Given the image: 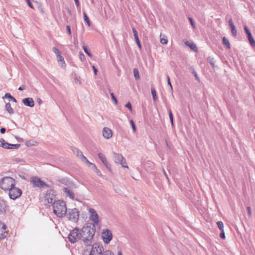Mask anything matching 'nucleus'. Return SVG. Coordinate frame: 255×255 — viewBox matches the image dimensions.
<instances>
[{"label": "nucleus", "instance_id": "nucleus-1", "mask_svg": "<svg viewBox=\"0 0 255 255\" xmlns=\"http://www.w3.org/2000/svg\"><path fill=\"white\" fill-rule=\"evenodd\" d=\"M82 240L85 245L88 246L93 243V237L95 234V227L91 224H87L80 230Z\"/></svg>", "mask_w": 255, "mask_h": 255}, {"label": "nucleus", "instance_id": "nucleus-2", "mask_svg": "<svg viewBox=\"0 0 255 255\" xmlns=\"http://www.w3.org/2000/svg\"><path fill=\"white\" fill-rule=\"evenodd\" d=\"M53 209L54 214L59 218L63 217L67 211L66 203L61 200H57L54 202Z\"/></svg>", "mask_w": 255, "mask_h": 255}, {"label": "nucleus", "instance_id": "nucleus-3", "mask_svg": "<svg viewBox=\"0 0 255 255\" xmlns=\"http://www.w3.org/2000/svg\"><path fill=\"white\" fill-rule=\"evenodd\" d=\"M15 185V181L11 177H4L0 181V188L4 191H9Z\"/></svg>", "mask_w": 255, "mask_h": 255}, {"label": "nucleus", "instance_id": "nucleus-4", "mask_svg": "<svg viewBox=\"0 0 255 255\" xmlns=\"http://www.w3.org/2000/svg\"><path fill=\"white\" fill-rule=\"evenodd\" d=\"M82 238L81 231L78 228H75L72 230L68 236L69 241L72 244L76 243L82 239Z\"/></svg>", "mask_w": 255, "mask_h": 255}, {"label": "nucleus", "instance_id": "nucleus-5", "mask_svg": "<svg viewBox=\"0 0 255 255\" xmlns=\"http://www.w3.org/2000/svg\"><path fill=\"white\" fill-rule=\"evenodd\" d=\"M67 216L69 220L73 222H77L79 217V212L76 208L69 209L67 211Z\"/></svg>", "mask_w": 255, "mask_h": 255}, {"label": "nucleus", "instance_id": "nucleus-6", "mask_svg": "<svg viewBox=\"0 0 255 255\" xmlns=\"http://www.w3.org/2000/svg\"><path fill=\"white\" fill-rule=\"evenodd\" d=\"M113 159L116 163L121 164L123 167L128 168L126 160L121 154L114 152Z\"/></svg>", "mask_w": 255, "mask_h": 255}, {"label": "nucleus", "instance_id": "nucleus-7", "mask_svg": "<svg viewBox=\"0 0 255 255\" xmlns=\"http://www.w3.org/2000/svg\"><path fill=\"white\" fill-rule=\"evenodd\" d=\"M30 182L32 184L33 186L34 187L43 188L47 187L48 185L42 181L39 177L34 176L31 178Z\"/></svg>", "mask_w": 255, "mask_h": 255}, {"label": "nucleus", "instance_id": "nucleus-8", "mask_svg": "<svg viewBox=\"0 0 255 255\" xmlns=\"http://www.w3.org/2000/svg\"><path fill=\"white\" fill-rule=\"evenodd\" d=\"M88 211L90 213V219L93 222V224L91 225L94 226V227H95V226L98 225L99 223V216L95 210L93 208H89Z\"/></svg>", "mask_w": 255, "mask_h": 255}, {"label": "nucleus", "instance_id": "nucleus-9", "mask_svg": "<svg viewBox=\"0 0 255 255\" xmlns=\"http://www.w3.org/2000/svg\"><path fill=\"white\" fill-rule=\"evenodd\" d=\"M103 247L101 244H95L93 245L89 255H103Z\"/></svg>", "mask_w": 255, "mask_h": 255}, {"label": "nucleus", "instance_id": "nucleus-10", "mask_svg": "<svg viewBox=\"0 0 255 255\" xmlns=\"http://www.w3.org/2000/svg\"><path fill=\"white\" fill-rule=\"evenodd\" d=\"M101 236L104 243L106 244H108L113 238L112 233L109 229L103 230Z\"/></svg>", "mask_w": 255, "mask_h": 255}, {"label": "nucleus", "instance_id": "nucleus-11", "mask_svg": "<svg viewBox=\"0 0 255 255\" xmlns=\"http://www.w3.org/2000/svg\"><path fill=\"white\" fill-rule=\"evenodd\" d=\"M22 194L21 190L14 186L12 188L9 190V197L11 199H16L19 197Z\"/></svg>", "mask_w": 255, "mask_h": 255}, {"label": "nucleus", "instance_id": "nucleus-12", "mask_svg": "<svg viewBox=\"0 0 255 255\" xmlns=\"http://www.w3.org/2000/svg\"><path fill=\"white\" fill-rule=\"evenodd\" d=\"M6 230V225L0 221V240H3L7 236L8 232Z\"/></svg>", "mask_w": 255, "mask_h": 255}, {"label": "nucleus", "instance_id": "nucleus-13", "mask_svg": "<svg viewBox=\"0 0 255 255\" xmlns=\"http://www.w3.org/2000/svg\"><path fill=\"white\" fill-rule=\"evenodd\" d=\"M55 199V195L53 190H49L47 192L45 196V201L48 204L52 203Z\"/></svg>", "mask_w": 255, "mask_h": 255}, {"label": "nucleus", "instance_id": "nucleus-14", "mask_svg": "<svg viewBox=\"0 0 255 255\" xmlns=\"http://www.w3.org/2000/svg\"><path fill=\"white\" fill-rule=\"evenodd\" d=\"M244 30L246 33L247 34L248 40L251 44V45L255 46V41L253 37L252 36V34L247 26H244Z\"/></svg>", "mask_w": 255, "mask_h": 255}, {"label": "nucleus", "instance_id": "nucleus-15", "mask_svg": "<svg viewBox=\"0 0 255 255\" xmlns=\"http://www.w3.org/2000/svg\"><path fill=\"white\" fill-rule=\"evenodd\" d=\"M103 136L107 139L110 138L113 135L112 131L108 128H104L103 130Z\"/></svg>", "mask_w": 255, "mask_h": 255}, {"label": "nucleus", "instance_id": "nucleus-16", "mask_svg": "<svg viewBox=\"0 0 255 255\" xmlns=\"http://www.w3.org/2000/svg\"><path fill=\"white\" fill-rule=\"evenodd\" d=\"M22 103L25 106L33 107L34 106V102L32 98H26L22 100Z\"/></svg>", "mask_w": 255, "mask_h": 255}, {"label": "nucleus", "instance_id": "nucleus-17", "mask_svg": "<svg viewBox=\"0 0 255 255\" xmlns=\"http://www.w3.org/2000/svg\"><path fill=\"white\" fill-rule=\"evenodd\" d=\"M183 42L187 46H188L189 47H190V49L191 50H192L193 51L197 52L198 51V48H197L196 45L195 43H194L193 42H190L186 39L183 40Z\"/></svg>", "mask_w": 255, "mask_h": 255}, {"label": "nucleus", "instance_id": "nucleus-18", "mask_svg": "<svg viewBox=\"0 0 255 255\" xmlns=\"http://www.w3.org/2000/svg\"><path fill=\"white\" fill-rule=\"evenodd\" d=\"M98 157L106 167L107 168L110 169L111 166L108 164L106 156L103 153H98Z\"/></svg>", "mask_w": 255, "mask_h": 255}, {"label": "nucleus", "instance_id": "nucleus-19", "mask_svg": "<svg viewBox=\"0 0 255 255\" xmlns=\"http://www.w3.org/2000/svg\"><path fill=\"white\" fill-rule=\"evenodd\" d=\"M6 207V202L0 198V214L5 213Z\"/></svg>", "mask_w": 255, "mask_h": 255}, {"label": "nucleus", "instance_id": "nucleus-20", "mask_svg": "<svg viewBox=\"0 0 255 255\" xmlns=\"http://www.w3.org/2000/svg\"><path fill=\"white\" fill-rule=\"evenodd\" d=\"M63 191L67 197H69L71 199H74V194L71 190L68 188H64Z\"/></svg>", "mask_w": 255, "mask_h": 255}, {"label": "nucleus", "instance_id": "nucleus-21", "mask_svg": "<svg viewBox=\"0 0 255 255\" xmlns=\"http://www.w3.org/2000/svg\"><path fill=\"white\" fill-rule=\"evenodd\" d=\"M58 181L59 183L66 186H70L72 184V181L66 177L61 178L58 180Z\"/></svg>", "mask_w": 255, "mask_h": 255}, {"label": "nucleus", "instance_id": "nucleus-22", "mask_svg": "<svg viewBox=\"0 0 255 255\" xmlns=\"http://www.w3.org/2000/svg\"><path fill=\"white\" fill-rule=\"evenodd\" d=\"M57 57V60L58 64L62 68H65L66 66V64L64 61V59L61 55H58Z\"/></svg>", "mask_w": 255, "mask_h": 255}, {"label": "nucleus", "instance_id": "nucleus-23", "mask_svg": "<svg viewBox=\"0 0 255 255\" xmlns=\"http://www.w3.org/2000/svg\"><path fill=\"white\" fill-rule=\"evenodd\" d=\"M8 145H9V143L6 142L2 138L0 139V146L2 147V148H5V149H8V147H9Z\"/></svg>", "mask_w": 255, "mask_h": 255}, {"label": "nucleus", "instance_id": "nucleus-24", "mask_svg": "<svg viewBox=\"0 0 255 255\" xmlns=\"http://www.w3.org/2000/svg\"><path fill=\"white\" fill-rule=\"evenodd\" d=\"M5 108L9 114L12 115L13 114V109L11 108L9 103H7L5 104Z\"/></svg>", "mask_w": 255, "mask_h": 255}, {"label": "nucleus", "instance_id": "nucleus-25", "mask_svg": "<svg viewBox=\"0 0 255 255\" xmlns=\"http://www.w3.org/2000/svg\"><path fill=\"white\" fill-rule=\"evenodd\" d=\"M72 151L78 157H79L80 158L82 157V155H84L83 153L76 148H72Z\"/></svg>", "mask_w": 255, "mask_h": 255}, {"label": "nucleus", "instance_id": "nucleus-26", "mask_svg": "<svg viewBox=\"0 0 255 255\" xmlns=\"http://www.w3.org/2000/svg\"><path fill=\"white\" fill-rule=\"evenodd\" d=\"M223 43L225 46H226L227 48H228V49L231 48L229 41L225 37H224L223 38Z\"/></svg>", "mask_w": 255, "mask_h": 255}, {"label": "nucleus", "instance_id": "nucleus-27", "mask_svg": "<svg viewBox=\"0 0 255 255\" xmlns=\"http://www.w3.org/2000/svg\"><path fill=\"white\" fill-rule=\"evenodd\" d=\"M5 98H9L10 101L14 102L15 103L16 102V100L15 99V98L11 96V95L8 93H6L3 97V99Z\"/></svg>", "mask_w": 255, "mask_h": 255}, {"label": "nucleus", "instance_id": "nucleus-28", "mask_svg": "<svg viewBox=\"0 0 255 255\" xmlns=\"http://www.w3.org/2000/svg\"><path fill=\"white\" fill-rule=\"evenodd\" d=\"M83 15H84V21L87 23V25L89 26H91V22H90L87 15L86 14V13L85 12H84Z\"/></svg>", "mask_w": 255, "mask_h": 255}, {"label": "nucleus", "instance_id": "nucleus-29", "mask_svg": "<svg viewBox=\"0 0 255 255\" xmlns=\"http://www.w3.org/2000/svg\"><path fill=\"white\" fill-rule=\"evenodd\" d=\"M207 61L213 67H214L215 60L213 57H212L211 56H209L207 58Z\"/></svg>", "mask_w": 255, "mask_h": 255}, {"label": "nucleus", "instance_id": "nucleus-30", "mask_svg": "<svg viewBox=\"0 0 255 255\" xmlns=\"http://www.w3.org/2000/svg\"><path fill=\"white\" fill-rule=\"evenodd\" d=\"M83 49L85 52L90 57L92 56V53L90 52V51L89 50L88 47L86 45H84L83 46Z\"/></svg>", "mask_w": 255, "mask_h": 255}, {"label": "nucleus", "instance_id": "nucleus-31", "mask_svg": "<svg viewBox=\"0 0 255 255\" xmlns=\"http://www.w3.org/2000/svg\"><path fill=\"white\" fill-rule=\"evenodd\" d=\"M19 144H10L9 143V145H8L9 147L8 149H17L20 146Z\"/></svg>", "mask_w": 255, "mask_h": 255}, {"label": "nucleus", "instance_id": "nucleus-32", "mask_svg": "<svg viewBox=\"0 0 255 255\" xmlns=\"http://www.w3.org/2000/svg\"><path fill=\"white\" fill-rule=\"evenodd\" d=\"M217 225L220 230L221 231H224V224L222 221H218L217 222Z\"/></svg>", "mask_w": 255, "mask_h": 255}, {"label": "nucleus", "instance_id": "nucleus-33", "mask_svg": "<svg viewBox=\"0 0 255 255\" xmlns=\"http://www.w3.org/2000/svg\"><path fill=\"white\" fill-rule=\"evenodd\" d=\"M80 159L83 162L88 164L89 166L91 164H92V163L90 162L84 155H82V157Z\"/></svg>", "mask_w": 255, "mask_h": 255}, {"label": "nucleus", "instance_id": "nucleus-34", "mask_svg": "<svg viewBox=\"0 0 255 255\" xmlns=\"http://www.w3.org/2000/svg\"><path fill=\"white\" fill-rule=\"evenodd\" d=\"M133 74L135 79L137 80L139 79L138 71L136 69H133Z\"/></svg>", "mask_w": 255, "mask_h": 255}, {"label": "nucleus", "instance_id": "nucleus-35", "mask_svg": "<svg viewBox=\"0 0 255 255\" xmlns=\"http://www.w3.org/2000/svg\"><path fill=\"white\" fill-rule=\"evenodd\" d=\"M169 118H170V120L171 125L173 126V125H174V123H173V115H172V112H171V110H169Z\"/></svg>", "mask_w": 255, "mask_h": 255}, {"label": "nucleus", "instance_id": "nucleus-36", "mask_svg": "<svg viewBox=\"0 0 255 255\" xmlns=\"http://www.w3.org/2000/svg\"><path fill=\"white\" fill-rule=\"evenodd\" d=\"M52 50H53V51L55 54L56 57L58 56V55H61L60 52L59 51V50L57 48H56L55 47H53L52 48Z\"/></svg>", "mask_w": 255, "mask_h": 255}, {"label": "nucleus", "instance_id": "nucleus-37", "mask_svg": "<svg viewBox=\"0 0 255 255\" xmlns=\"http://www.w3.org/2000/svg\"><path fill=\"white\" fill-rule=\"evenodd\" d=\"M110 95H111V98H112V100L114 102V104L115 105H117L118 104V101H117V99H116V97L115 96L114 93H111Z\"/></svg>", "mask_w": 255, "mask_h": 255}, {"label": "nucleus", "instance_id": "nucleus-38", "mask_svg": "<svg viewBox=\"0 0 255 255\" xmlns=\"http://www.w3.org/2000/svg\"><path fill=\"white\" fill-rule=\"evenodd\" d=\"M134 38H135V42H136L138 47L140 49H141V45L140 44V41L139 40L138 37V36L134 37Z\"/></svg>", "mask_w": 255, "mask_h": 255}, {"label": "nucleus", "instance_id": "nucleus-39", "mask_svg": "<svg viewBox=\"0 0 255 255\" xmlns=\"http://www.w3.org/2000/svg\"><path fill=\"white\" fill-rule=\"evenodd\" d=\"M231 32H232V35L233 36H236V35H237V30H236L235 26L231 27Z\"/></svg>", "mask_w": 255, "mask_h": 255}, {"label": "nucleus", "instance_id": "nucleus-40", "mask_svg": "<svg viewBox=\"0 0 255 255\" xmlns=\"http://www.w3.org/2000/svg\"><path fill=\"white\" fill-rule=\"evenodd\" d=\"M151 94L154 101H155L157 99V97L156 95V91L154 89H151Z\"/></svg>", "mask_w": 255, "mask_h": 255}, {"label": "nucleus", "instance_id": "nucleus-41", "mask_svg": "<svg viewBox=\"0 0 255 255\" xmlns=\"http://www.w3.org/2000/svg\"><path fill=\"white\" fill-rule=\"evenodd\" d=\"M129 122H130V124L131 125V128H132L133 131L135 132L136 130V128H135V125L133 121L131 120L129 121Z\"/></svg>", "mask_w": 255, "mask_h": 255}, {"label": "nucleus", "instance_id": "nucleus-42", "mask_svg": "<svg viewBox=\"0 0 255 255\" xmlns=\"http://www.w3.org/2000/svg\"><path fill=\"white\" fill-rule=\"evenodd\" d=\"M160 42L164 45L167 44L168 42V40L166 38H160Z\"/></svg>", "mask_w": 255, "mask_h": 255}, {"label": "nucleus", "instance_id": "nucleus-43", "mask_svg": "<svg viewBox=\"0 0 255 255\" xmlns=\"http://www.w3.org/2000/svg\"><path fill=\"white\" fill-rule=\"evenodd\" d=\"M103 255H115L111 251L107 250L103 253Z\"/></svg>", "mask_w": 255, "mask_h": 255}, {"label": "nucleus", "instance_id": "nucleus-44", "mask_svg": "<svg viewBox=\"0 0 255 255\" xmlns=\"http://www.w3.org/2000/svg\"><path fill=\"white\" fill-rule=\"evenodd\" d=\"M167 84L170 86L171 91H172L173 90L172 86L171 85V82L170 80V78L168 75H167Z\"/></svg>", "mask_w": 255, "mask_h": 255}, {"label": "nucleus", "instance_id": "nucleus-45", "mask_svg": "<svg viewBox=\"0 0 255 255\" xmlns=\"http://www.w3.org/2000/svg\"><path fill=\"white\" fill-rule=\"evenodd\" d=\"M125 107L128 109L131 112L132 111V107L131 105L129 102H128L126 105Z\"/></svg>", "mask_w": 255, "mask_h": 255}, {"label": "nucleus", "instance_id": "nucleus-46", "mask_svg": "<svg viewBox=\"0 0 255 255\" xmlns=\"http://www.w3.org/2000/svg\"><path fill=\"white\" fill-rule=\"evenodd\" d=\"M132 32L133 33L134 37L138 36L137 31L134 27L132 28Z\"/></svg>", "mask_w": 255, "mask_h": 255}, {"label": "nucleus", "instance_id": "nucleus-47", "mask_svg": "<svg viewBox=\"0 0 255 255\" xmlns=\"http://www.w3.org/2000/svg\"><path fill=\"white\" fill-rule=\"evenodd\" d=\"M189 20L190 22V23L192 25V26L195 28V23L193 20V19L191 17H189Z\"/></svg>", "mask_w": 255, "mask_h": 255}, {"label": "nucleus", "instance_id": "nucleus-48", "mask_svg": "<svg viewBox=\"0 0 255 255\" xmlns=\"http://www.w3.org/2000/svg\"><path fill=\"white\" fill-rule=\"evenodd\" d=\"M220 237L222 239H225V235L224 231H222L220 234Z\"/></svg>", "mask_w": 255, "mask_h": 255}, {"label": "nucleus", "instance_id": "nucleus-49", "mask_svg": "<svg viewBox=\"0 0 255 255\" xmlns=\"http://www.w3.org/2000/svg\"><path fill=\"white\" fill-rule=\"evenodd\" d=\"M95 172H96V173L99 176H100V177H102V174L101 172V171L97 168L95 170H94Z\"/></svg>", "mask_w": 255, "mask_h": 255}, {"label": "nucleus", "instance_id": "nucleus-50", "mask_svg": "<svg viewBox=\"0 0 255 255\" xmlns=\"http://www.w3.org/2000/svg\"><path fill=\"white\" fill-rule=\"evenodd\" d=\"M80 59L81 61H84L85 59V56L82 53H80Z\"/></svg>", "mask_w": 255, "mask_h": 255}, {"label": "nucleus", "instance_id": "nucleus-51", "mask_svg": "<svg viewBox=\"0 0 255 255\" xmlns=\"http://www.w3.org/2000/svg\"><path fill=\"white\" fill-rule=\"evenodd\" d=\"M66 29H67V32H68V34L69 35H71V31L70 26L69 25H67L66 26Z\"/></svg>", "mask_w": 255, "mask_h": 255}, {"label": "nucleus", "instance_id": "nucleus-52", "mask_svg": "<svg viewBox=\"0 0 255 255\" xmlns=\"http://www.w3.org/2000/svg\"><path fill=\"white\" fill-rule=\"evenodd\" d=\"M247 211H248V213L249 216H251V215H252V211H251V207H247Z\"/></svg>", "mask_w": 255, "mask_h": 255}, {"label": "nucleus", "instance_id": "nucleus-53", "mask_svg": "<svg viewBox=\"0 0 255 255\" xmlns=\"http://www.w3.org/2000/svg\"><path fill=\"white\" fill-rule=\"evenodd\" d=\"M74 81L76 83L81 84V81H80L79 77H75L74 79Z\"/></svg>", "mask_w": 255, "mask_h": 255}, {"label": "nucleus", "instance_id": "nucleus-54", "mask_svg": "<svg viewBox=\"0 0 255 255\" xmlns=\"http://www.w3.org/2000/svg\"><path fill=\"white\" fill-rule=\"evenodd\" d=\"M192 73L195 77L196 79L199 81V77H198V75H197L196 72L194 70H193L192 72Z\"/></svg>", "mask_w": 255, "mask_h": 255}, {"label": "nucleus", "instance_id": "nucleus-55", "mask_svg": "<svg viewBox=\"0 0 255 255\" xmlns=\"http://www.w3.org/2000/svg\"><path fill=\"white\" fill-rule=\"evenodd\" d=\"M90 166H91V167L93 170H95L96 169H97L96 166L92 163V164H91L90 165Z\"/></svg>", "mask_w": 255, "mask_h": 255}, {"label": "nucleus", "instance_id": "nucleus-56", "mask_svg": "<svg viewBox=\"0 0 255 255\" xmlns=\"http://www.w3.org/2000/svg\"><path fill=\"white\" fill-rule=\"evenodd\" d=\"M229 25L230 26V27L235 26V25L233 23L232 19H230V20L229 21Z\"/></svg>", "mask_w": 255, "mask_h": 255}, {"label": "nucleus", "instance_id": "nucleus-57", "mask_svg": "<svg viewBox=\"0 0 255 255\" xmlns=\"http://www.w3.org/2000/svg\"><path fill=\"white\" fill-rule=\"evenodd\" d=\"M27 4L28 5V6H29L30 7H31V8H33V5H32L31 3V2H30V0H27Z\"/></svg>", "mask_w": 255, "mask_h": 255}, {"label": "nucleus", "instance_id": "nucleus-58", "mask_svg": "<svg viewBox=\"0 0 255 255\" xmlns=\"http://www.w3.org/2000/svg\"><path fill=\"white\" fill-rule=\"evenodd\" d=\"M92 68H93V69L94 70L95 74L97 75V72H98L97 69L96 68V67L94 66H93Z\"/></svg>", "mask_w": 255, "mask_h": 255}, {"label": "nucleus", "instance_id": "nucleus-59", "mask_svg": "<svg viewBox=\"0 0 255 255\" xmlns=\"http://www.w3.org/2000/svg\"><path fill=\"white\" fill-rule=\"evenodd\" d=\"M6 131V129L4 128H2L0 129V131L1 133H4Z\"/></svg>", "mask_w": 255, "mask_h": 255}, {"label": "nucleus", "instance_id": "nucleus-60", "mask_svg": "<svg viewBox=\"0 0 255 255\" xmlns=\"http://www.w3.org/2000/svg\"><path fill=\"white\" fill-rule=\"evenodd\" d=\"M24 89H25V87L24 86L22 85V86H21L20 87H19L18 88V90H20V91H22V90H23Z\"/></svg>", "mask_w": 255, "mask_h": 255}, {"label": "nucleus", "instance_id": "nucleus-61", "mask_svg": "<svg viewBox=\"0 0 255 255\" xmlns=\"http://www.w3.org/2000/svg\"><path fill=\"white\" fill-rule=\"evenodd\" d=\"M74 1L75 2V4H76V6H79L80 3H79V0H74Z\"/></svg>", "mask_w": 255, "mask_h": 255}, {"label": "nucleus", "instance_id": "nucleus-62", "mask_svg": "<svg viewBox=\"0 0 255 255\" xmlns=\"http://www.w3.org/2000/svg\"><path fill=\"white\" fill-rule=\"evenodd\" d=\"M163 172L165 176L166 177V179L168 180L169 179H168L167 174V173H166V172L165 171V170L164 169L163 170Z\"/></svg>", "mask_w": 255, "mask_h": 255}, {"label": "nucleus", "instance_id": "nucleus-63", "mask_svg": "<svg viewBox=\"0 0 255 255\" xmlns=\"http://www.w3.org/2000/svg\"><path fill=\"white\" fill-rule=\"evenodd\" d=\"M30 140L29 141H27L26 142H25V144L27 145V146H29L30 145H31V143H30Z\"/></svg>", "mask_w": 255, "mask_h": 255}, {"label": "nucleus", "instance_id": "nucleus-64", "mask_svg": "<svg viewBox=\"0 0 255 255\" xmlns=\"http://www.w3.org/2000/svg\"><path fill=\"white\" fill-rule=\"evenodd\" d=\"M37 102L40 104L41 103H42V100L40 99H37Z\"/></svg>", "mask_w": 255, "mask_h": 255}]
</instances>
